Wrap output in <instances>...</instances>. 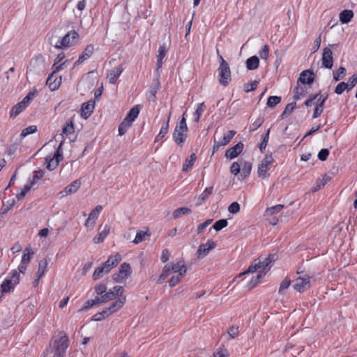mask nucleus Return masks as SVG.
<instances>
[{"label":"nucleus","mask_w":357,"mask_h":357,"mask_svg":"<svg viewBox=\"0 0 357 357\" xmlns=\"http://www.w3.org/2000/svg\"><path fill=\"white\" fill-rule=\"evenodd\" d=\"M228 225V222L226 219H221V220H219L218 221H216L213 225V228L218 231H220L221 229H222L223 228L226 227Z\"/></svg>","instance_id":"nucleus-48"},{"label":"nucleus","mask_w":357,"mask_h":357,"mask_svg":"<svg viewBox=\"0 0 357 357\" xmlns=\"http://www.w3.org/2000/svg\"><path fill=\"white\" fill-rule=\"evenodd\" d=\"M216 243L212 240H208L206 243L202 244L199 246L197 254L199 259L206 257L210 250L215 248Z\"/></svg>","instance_id":"nucleus-10"},{"label":"nucleus","mask_w":357,"mask_h":357,"mask_svg":"<svg viewBox=\"0 0 357 357\" xmlns=\"http://www.w3.org/2000/svg\"><path fill=\"white\" fill-rule=\"evenodd\" d=\"M146 236H149L148 233L144 231H139L136 234V236L133 241V243L138 244L145 240Z\"/></svg>","instance_id":"nucleus-51"},{"label":"nucleus","mask_w":357,"mask_h":357,"mask_svg":"<svg viewBox=\"0 0 357 357\" xmlns=\"http://www.w3.org/2000/svg\"><path fill=\"white\" fill-rule=\"evenodd\" d=\"M94 51V47L93 45H88L84 49L82 54L79 56L78 59L75 63V66H78L82 63L84 61L89 59L91 56L93 54Z\"/></svg>","instance_id":"nucleus-14"},{"label":"nucleus","mask_w":357,"mask_h":357,"mask_svg":"<svg viewBox=\"0 0 357 357\" xmlns=\"http://www.w3.org/2000/svg\"><path fill=\"white\" fill-rule=\"evenodd\" d=\"M110 231V227L108 225H105L103 229L96 236L93 241L94 243H100L102 242L107 236Z\"/></svg>","instance_id":"nucleus-23"},{"label":"nucleus","mask_w":357,"mask_h":357,"mask_svg":"<svg viewBox=\"0 0 357 357\" xmlns=\"http://www.w3.org/2000/svg\"><path fill=\"white\" fill-rule=\"evenodd\" d=\"M191 213V210L187 207H181L176 209L173 212L174 218L177 219L181 218L182 215H187Z\"/></svg>","instance_id":"nucleus-40"},{"label":"nucleus","mask_w":357,"mask_h":357,"mask_svg":"<svg viewBox=\"0 0 357 357\" xmlns=\"http://www.w3.org/2000/svg\"><path fill=\"white\" fill-rule=\"evenodd\" d=\"M257 271H259V272L261 271L260 262H258L257 259L254 261V262L248 267V268L246 271L240 273L238 275V277L240 278L243 275H246L248 273H252L256 272Z\"/></svg>","instance_id":"nucleus-29"},{"label":"nucleus","mask_w":357,"mask_h":357,"mask_svg":"<svg viewBox=\"0 0 357 357\" xmlns=\"http://www.w3.org/2000/svg\"><path fill=\"white\" fill-rule=\"evenodd\" d=\"M314 82V74L310 70L303 71L298 79L297 83H302L303 84H311Z\"/></svg>","instance_id":"nucleus-18"},{"label":"nucleus","mask_w":357,"mask_h":357,"mask_svg":"<svg viewBox=\"0 0 357 357\" xmlns=\"http://www.w3.org/2000/svg\"><path fill=\"white\" fill-rule=\"evenodd\" d=\"M357 83V73L353 75L349 79L347 84L348 85V91H349L353 87L356 86Z\"/></svg>","instance_id":"nucleus-62"},{"label":"nucleus","mask_w":357,"mask_h":357,"mask_svg":"<svg viewBox=\"0 0 357 357\" xmlns=\"http://www.w3.org/2000/svg\"><path fill=\"white\" fill-rule=\"evenodd\" d=\"M123 72V68L119 66L118 67H115L112 70L107 71V77L109 79V82L110 84H115L119 77Z\"/></svg>","instance_id":"nucleus-15"},{"label":"nucleus","mask_w":357,"mask_h":357,"mask_svg":"<svg viewBox=\"0 0 357 357\" xmlns=\"http://www.w3.org/2000/svg\"><path fill=\"white\" fill-rule=\"evenodd\" d=\"M126 301V296H121V298H119L117 301L114 302L110 305L109 307H107L112 314L113 313L119 311L120 309H121L124 305V303Z\"/></svg>","instance_id":"nucleus-22"},{"label":"nucleus","mask_w":357,"mask_h":357,"mask_svg":"<svg viewBox=\"0 0 357 357\" xmlns=\"http://www.w3.org/2000/svg\"><path fill=\"white\" fill-rule=\"evenodd\" d=\"M345 90L348 91V85L347 84L346 82H342L336 86L334 92L337 95H340Z\"/></svg>","instance_id":"nucleus-54"},{"label":"nucleus","mask_w":357,"mask_h":357,"mask_svg":"<svg viewBox=\"0 0 357 357\" xmlns=\"http://www.w3.org/2000/svg\"><path fill=\"white\" fill-rule=\"evenodd\" d=\"M310 279L311 278L307 275L299 276L294 280V289L300 293L304 292L310 287Z\"/></svg>","instance_id":"nucleus-8"},{"label":"nucleus","mask_w":357,"mask_h":357,"mask_svg":"<svg viewBox=\"0 0 357 357\" xmlns=\"http://www.w3.org/2000/svg\"><path fill=\"white\" fill-rule=\"evenodd\" d=\"M259 59L257 56H252L247 59L246 67L250 70H253L259 67Z\"/></svg>","instance_id":"nucleus-26"},{"label":"nucleus","mask_w":357,"mask_h":357,"mask_svg":"<svg viewBox=\"0 0 357 357\" xmlns=\"http://www.w3.org/2000/svg\"><path fill=\"white\" fill-rule=\"evenodd\" d=\"M261 59L266 60L269 54V47L267 45L262 47L261 50L259 52Z\"/></svg>","instance_id":"nucleus-60"},{"label":"nucleus","mask_w":357,"mask_h":357,"mask_svg":"<svg viewBox=\"0 0 357 357\" xmlns=\"http://www.w3.org/2000/svg\"><path fill=\"white\" fill-rule=\"evenodd\" d=\"M228 211L230 213H232V214L237 213L240 211L239 204L236 202L231 203L228 207Z\"/></svg>","instance_id":"nucleus-61"},{"label":"nucleus","mask_w":357,"mask_h":357,"mask_svg":"<svg viewBox=\"0 0 357 357\" xmlns=\"http://www.w3.org/2000/svg\"><path fill=\"white\" fill-rule=\"evenodd\" d=\"M307 93V89L305 86H300L297 83V86L294 89V99L298 100L303 98Z\"/></svg>","instance_id":"nucleus-24"},{"label":"nucleus","mask_w":357,"mask_h":357,"mask_svg":"<svg viewBox=\"0 0 357 357\" xmlns=\"http://www.w3.org/2000/svg\"><path fill=\"white\" fill-rule=\"evenodd\" d=\"M132 123L128 120H125L121 123V124L119 126V135L120 136L123 135L128 130V129L131 126Z\"/></svg>","instance_id":"nucleus-41"},{"label":"nucleus","mask_w":357,"mask_h":357,"mask_svg":"<svg viewBox=\"0 0 357 357\" xmlns=\"http://www.w3.org/2000/svg\"><path fill=\"white\" fill-rule=\"evenodd\" d=\"M346 68L344 67H340L336 72H333V79L337 82L344 77L346 75Z\"/></svg>","instance_id":"nucleus-45"},{"label":"nucleus","mask_w":357,"mask_h":357,"mask_svg":"<svg viewBox=\"0 0 357 357\" xmlns=\"http://www.w3.org/2000/svg\"><path fill=\"white\" fill-rule=\"evenodd\" d=\"M105 294H102L101 296L102 300H103L104 303H107V302L114 300L115 298L114 294L112 289H109L108 291H106V292H105Z\"/></svg>","instance_id":"nucleus-59"},{"label":"nucleus","mask_w":357,"mask_h":357,"mask_svg":"<svg viewBox=\"0 0 357 357\" xmlns=\"http://www.w3.org/2000/svg\"><path fill=\"white\" fill-rule=\"evenodd\" d=\"M20 282V274L17 271L13 270L10 278H6L1 284L3 294L10 293L14 291L15 287Z\"/></svg>","instance_id":"nucleus-4"},{"label":"nucleus","mask_w":357,"mask_h":357,"mask_svg":"<svg viewBox=\"0 0 357 357\" xmlns=\"http://www.w3.org/2000/svg\"><path fill=\"white\" fill-rule=\"evenodd\" d=\"M188 126L184 116L177 123L174 132L173 139L174 142L180 146L185 142L187 138Z\"/></svg>","instance_id":"nucleus-2"},{"label":"nucleus","mask_w":357,"mask_h":357,"mask_svg":"<svg viewBox=\"0 0 357 357\" xmlns=\"http://www.w3.org/2000/svg\"><path fill=\"white\" fill-rule=\"evenodd\" d=\"M284 208V206L282 204H278L271 208H268L266 211L267 215H273L278 213Z\"/></svg>","instance_id":"nucleus-53"},{"label":"nucleus","mask_w":357,"mask_h":357,"mask_svg":"<svg viewBox=\"0 0 357 357\" xmlns=\"http://www.w3.org/2000/svg\"><path fill=\"white\" fill-rule=\"evenodd\" d=\"M47 264L48 262L46 259H42L39 261L38 268L36 273L38 279L36 280V282H37L38 280H40L43 276L46 271Z\"/></svg>","instance_id":"nucleus-27"},{"label":"nucleus","mask_w":357,"mask_h":357,"mask_svg":"<svg viewBox=\"0 0 357 357\" xmlns=\"http://www.w3.org/2000/svg\"><path fill=\"white\" fill-rule=\"evenodd\" d=\"M354 16L353 11L351 10H344L340 13V20L342 23H348Z\"/></svg>","instance_id":"nucleus-31"},{"label":"nucleus","mask_w":357,"mask_h":357,"mask_svg":"<svg viewBox=\"0 0 357 357\" xmlns=\"http://www.w3.org/2000/svg\"><path fill=\"white\" fill-rule=\"evenodd\" d=\"M322 67L331 69L333 66V52L328 47H325L323 50L321 58Z\"/></svg>","instance_id":"nucleus-9"},{"label":"nucleus","mask_w":357,"mask_h":357,"mask_svg":"<svg viewBox=\"0 0 357 357\" xmlns=\"http://www.w3.org/2000/svg\"><path fill=\"white\" fill-rule=\"evenodd\" d=\"M33 255V252L30 248H26L24 250V254L21 261L22 264H28L30 262L31 257Z\"/></svg>","instance_id":"nucleus-46"},{"label":"nucleus","mask_w":357,"mask_h":357,"mask_svg":"<svg viewBox=\"0 0 357 357\" xmlns=\"http://www.w3.org/2000/svg\"><path fill=\"white\" fill-rule=\"evenodd\" d=\"M94 107L95 102L93 100L84 102L81 107V116L84 119H87L92 114Z\"/></svg>","instance_id":"nucleus-13"},{"label":"nucleus","mask_w":357,"mask_h":357,"mask_svg":"<svg viewBox=\"0 0 357 357\" xmlns=\"http://www.w3.org/2000/svg\"><path fill=\"white\" fill-rule=\"evenodd\" d=\"M94 290L97 295H102L107 291V286L104 283H100L95 286Z\"/></svg>","instance_id":"nucleus-58"},{"label":"nucleus","mask_w":357,"mask_h":357,"mask_svg":"<svg viewBox=\"0 0 357 357\" xmlns=\"http://www.w3.org/2000/svg\"><path fill=\"white\" fill-rule=\"evenodd\" d=\"M107 261L114 268L121 261V256L117 253L114 256H110Z\"/></svg>","instance_id":"nucleus-47"},{"label":"nucleus","mask_w":357,"mask_h":357,"mask_svg":"<svg viewBox=\"0 0 357 357\" xmlns=\"http://www.w3.org/2000/svg\"><path fill=\"white\" fill-rule=\"evenodd\" d=\"M269 133H270V129H268L267 130L266 133L265 134V135L263 137L262 142L259 145V150L261 153L264 152V151L265 150V149L267 146V144H268V142L269 139Z\"/></svg>","instance_id":"nucleus-55"},{"label":"nucleus","mask_w":357,"mask_h":357,"mask_svg":"<svg viewBox=\"0 0 357 357\" xmlns=\"http://www.w3.org/2000/svg\"><path fill=\"white\" fill-rule=\"evenodd\" d=\"M218 70L220 84L224 86H227L231 80V70L227 62L226 61H223V63L220 64Z\"/></svg>","instance_id":"nucleus-5"},{"label":"nucleus","mask_w":357,"mask_h":357,"mask_svg":"<svg viewBox=\"0 0 357 357\" xmlns=\"http://www.w3.org/2000/svg\"><path fill=\"white\" fill-rule=\"evenodd\" d=\"M243 144L238 142L235 146L227 150L225 157L229 159H234L236 158L243 150Z\"/></svg>","instance_id":"nucleus-12"},{"label":"nucleus","mask_w":357,"mask_h":357,"mask_svg":"<svg viewBox=\"0 0 357 357\" xmlns=\"http://www.w3.org/2000/svg\"><path fill=\"white\" fill-rule=\"evenodd\" d=\"M266 272L259 273L255 277H252L250 281L248 283V288L249 289H253L260 281V280L265 275Z\"/></svg>","instance_id":"nucleus-35"},{"label":"nucleus","mask_w":357,"mask_h":357,"mask_svg":"<svg viewBox=\"0 0 357 357\" xmlns=\"http://www.w3.org/2000/svg\"><path fill=\"white\" fill-rule=\"evenodd\" d=\"M139 113V105H136V106L133 107L129 111L128 114H127V116H126V118L124 119L128 120L132 124V123L134 122L135 119L138 116Z\"/></svg>","instance_id":"nucleus-30"},{"label":"nucleus","mask_w":357,"mask_h":357,"mask_svg":"<svg viewBox=\"0 0 357 357\" xmlns=\"http://www.w3.org/2000/svg\"><path fill=\"white\" fill-rule=\"evenodd\" d=\"M205 108L206 105L204 102L197 105V109L193 114L195 122L198 123L199 121V119L204 112Z\"/></svg>","instance_id":"nucleus-32"},{"label":"nucleus","mask_w":357,"mask_h":357,"mask_svg":"<svg viewBox=\"0 0 357 357\" xmlns=\"http://www.w3.org/2000/svg\"><path fill=\"white\" fill-rule=\"evenodd\" d=\"M185 274L178 273L176 275H173L170 280L168 281L170 287H175L184 277Z\"/></svg>","instance_id":"nucleus-50"},{"label":"nucleus","mask_w":357,"mask_h":357,"mask_svg":"<svg viewBox=\"0 0 357 357\" xmlns=\"http://www.w3.org/2000/svg\"><path fill=\"white\" fill-rule=\"evenodd\" d=\"M109 273L107 269L105 268L103 264L102 266L97 268L93 274V279L94 280H97L100 278H101L104 275L107 274Z\"/></svg>","instance_id":"nucleus-34"},{"label":"nucleus","mask_w":357,"mask_h":357,"mask_svg":"<svg viewBox=\"0 0 357 357\" xmlns=\"http://www.w3.org/2000/svg\"><path fill=\"white\" fill-rule=\"evenodd\" d=\"M273 161V158L271 154L265 155L264 158L258 166L257 173L259 177L266 178L269 176V174L267 173V172L271 169Z\"/></svg>","instance_id":"nucleus-6"},{"label":"nucleus","mask_w":357,"mask_h":357,"mask_svg":"<svg viewBox=\"0 0 357 357\" xmlns=\"http://www.w3.org/2000/svg\"><path fill=\"white\" fill-rule=\"evenodd\" d=\"M295 107H296V102H292L291 103H289L286 106L284 112L282 114V118L289 116L293 112Z\"/></svg>","instance_id":"nucleus-56"},{"label":"nucleus","mask_w":357,"mask_h":357,"mask_svg":"<svg viewBox=\"0 0 357 357\" xmlns=\"http://www.w3.org/2000/svg\"><path fill=\"white\" fill-rule=\"evenodd\" d=\"M160 89V81L158 78L154 79L151 86L150 91L146 96L149 101H155L156 99L155 94Z\"/></svg>","instance_id":"nucleus-17"},{"label":"nucleus","mask_w":357,"mask_h":357,"mask_svg":"<svg viewBox=\"0 0 357 357\" xmlns=\"http://www.w3.org/2000/svg\"><path fill=\"white\" fill-rule=\"evenodd\" d=\"M37 131V127L36 126H30L22 130L20 136L25 137L30 134L35 133Z\"/></svg>","instance_id":"nucleus-52"},{"label":"nucleus","mask_w":357,"mask_h":357,"mask_svg":"<svg viewBox=\"0 0 357 357\" xmlns=\"http://www.w3.org/2000/svg\"><path fill=\"white\" fill-rule=\"evenodd\" d=\"M170 116H169L167 122L163 123L161 126L160 130L158 135L155 137V142H158L162 139L168 132L169 131V123Z\"/></svg>","instance_id":"nucleus-28"},{"label":"nucleus","mask_w":357,"mask_h":357,"mask_svg":"<svg viewBox=\"0 0 357 357\" xmlns=\"http://www.w3.org/2000/svg\"><path fill=\"white\" fill-rule=\"evenodd\" d=\"M213 187L206 188L204 192L198 197L199 205L202 204V202H204L213 192Z\"/></svg>","instance_id":"nucleus-37"},{"label":"nucleus","mask_w":357,"mask_h":357,"mask_svg":"<svg viewBox=\"0 0 357 357\" xmlns=\"http://www.w3.org/2000/svg\"><path fill=\"white\" fill-rule=\"evenodd\" d=\"M68 346L69 339L67 334L64 331H61L54 337L47 351L52 357H65Z\"/></svg>","instance_id":"nucleus-1"},{"label":"nucleus","mask_w":357,"mask_h":357,"mask_svg":"<svg viewBox=\"0 0 357 357\" xmlns=\"http://www.w3.org/2000/svg\"><path fill=\"white\" fill-rule=\"evenodd\" d=\"M131 268L129 264L123 263L119 269L118 273L113 275V279L117 282H123L131 275Z\"/></svg>","instance_id":"nucleus-7"},{"label":"nucleus","mask_w":357,"mask_h":357,"mask_svg":"<svg viewBox=\"0 0 357 357\" xmlns=\"http://www.w3.org/2000/svg\"><path fill=\"white\" fill-rule=\"evenodd\" d=\"M44 176V172L41 169L34 171L33 172V176L32 178L30 179V184L29 185L32 187L33 185H35L40 178H43Z\"/></svg>","instance_id":"nucleus-39"},{"label":"nucleus","mask_w":357,"mask_h":357,"mask_svg":"<svg viewBox=\"0 0 357 357\" xmlns=\"http://www.w3.org/2000/svg\"><path fill=\"white\" fill-rule=\"evenodd\" d=\"M102 209V206L98 205L93 210L90 212L88 218L92 220V223H96V220H97Z\"/></svg>","instance_id":"nucleus-44"},{"label":"nucleus","mask_w":357,"mask_h":357,"mask_svg":"<svg viewBox=\"0 0 357 357\" xmlns=\"http://www.w3.org/2000/svg\"><path fill=\"white\" fill-rule=\"evenodd\" d=\"M236 133V132L235 130L228 131L227 133L225 134L222 139L220 140V144L225 146L229 144Z\"/></svg>","instance_id":"nucleus-42"},{"label":"nucleus","mask_w":357,"mask_h":357,"mask_svg":"<svg viewBox=\"0 0 357 357\" xmlns=\"http://www.w3.org/2000/svg\"><path fill=\"white\" fill-rule=\"evenodd\" d=\"M79 34L75 31H71L67 33L61 40H58L55 44L51 42L56 49H64L70 47L76 44L78 40Z\"/></svg>","instance_id":"nucleus-3"},{"label":"nucleus","mask_w":357,"mask_h":357,"mask_svg":"<svg viewBox=\"0 0 357 357\" xmlns=\"http://www.w3.org/2000/svg\"><path fill=\"white\" fill-rule=\"evenodd\" d=\"M280 101H281V97L273 96H270L268 98L266 104H267L268 107L273 108L275 106H276L278 103H280Z\"/></svg>","instance_id":"nucleus-49"},{"label":"nucleus","mask_w":357,"mask_h":357,"mask_svg":"<svg viewBox=\"0 0 357 357\" xmlns=\"http://www.w3.org/2000/svg\"><path fill=\"white\" fill-rule=\"evenodd\" d=\"M258 262H260V269L259 273L267 272L268 270H266V268L271 264L272 261H274V255H269L267 257H259L257 259Z\"/></svg>","instance_id":"nucleus-19"},{"label":"nucleus","mask_w":357,"mask_h":357,"mask_svg":"<svg viewBox=\"0 0 357 357\" xmlns=\"http://www.w3.org/2000/svg\"><path fill=\"white\" fill-rule=\"evenodd\" d=\"M75 129L73 121H70L69 123H68L67 125L64 126L62 130V132L66 135H70L73 133Z\"/></svg>","instance_id":"nucleus-57"},{"label":"nucleus","mask_w":357,"mask_h":357,"mask_svg":"<svg viewBox=\"0 0 357 357\" xmlns=\"http://www.w3.org/2000/svg\"><path fill=\"white\" fill-rule=\"evenodd\" d=\"M329 155V150L328 149H322L318 153V158L321 161H325Z\"/></svg>","instance_id":"nucleus-64"},{"label":"nucleus","mask_w":357,"mask_h":357,"mask_svg":"<svg viewBox=\"0 0 357 357\" xmlns=\"http://www.w3.org/2000/svg\"><path fill=\"white\" fill-rule=\"evenodd\" d=\"M172 273H183L185 274L187 272V268L185 265V262L183 260L178 261L176 263H169Z\"/></svg>","instance_id":"nucleus-20"},{"label":"nucleus","mask_w":357,"mask_h":357,"mask_svg":"<svg viewBox=\"0 0 357 357\" xmlns=\"http://www.w3.org/2000/svg\"><path fill=\"white\" fill-rule=\"evenodd\" d=\"M46 161L47 162V168L50 171H52L55 169L57 166L59 165V163L62 159L56 158L55 156H54L52 158L48 160V158H47Z\"/></svg>","instance_id":"nucleus-38"},{"label":"nucleus","mask_w":357,"mask_h":357,"mask_svg":"<svg viewBox=\"0 0 357 357\" xmlns=\"http://www.w3.org/2000/svg\"><path fill=\"white\" fill-rule=\"evenodd\" d=\"M81 181L78 179L73 181L70 185L66 186L63 190L59 192V195L61 197H64L69 195L75 193L80 188Z\"/></svg>","instance_id":"nucleus-11"},{"label":"nucleus","mask_w":357,"mask_h":357,"mask_svg":"<svg viewBox=\"0 0 357 357\" xmlns=\"http://www.w3.org/2000/svg\"><path fill=\"white\" fill-rule=\"evenodd\" d=\"M28 105L22 100L15 105L10 112V117L11 119L16 118Z\"/></svg>","instance_id":"nucleus-21"},{"label":"nucleus","mask_w":357,"mask_h":357,"mask_svg":"<svg viewBox=\"0 0 357 357\" xmlns=\"http://www.w3.org/2000/svg\"><path fill=\"white\" fill-rule=\"evenodd\" d=\"M15 201L13 198L3 202L2 206L0 208V215L6 214L15 205Z\"/></svg>","instance_id":"nucleus-25"},{"label":"nucleus","mask_w":357,"mask_h":357,"mask_svg":"<svg viewBox=\"0 0 357 357\" xmlns=\"http://www.w3.org/2000/svg\"><path fill=\"white\" fill-rule=\"evenodd\" d=\"M230 172L232 174L236 176L241 172V165L237 162H234L230 167Z\"/></svg>","instance_id":"nucleus-63"},{"label":"nucleus","mask_w":357,"mask_h":357,"mask_svg":"<svg viewBox=\"0 0 357 357\" xmlns=\"http://www.w3.org/2000/svg\"><path fill=\"white\" fill-rule=\"evenodd\" d=\"M197 156L195 153H192L189 158H186L185 163L183 165L182 170L183 172H187L188 169L193 166Z\"/></svg>","instance_id":"nucleus-33"},{"label":"nucleus","mask_w":357,"mask_h":357,"mask_svg":"<svg viewBox=\"0 0 357 357\" xmlns=\"http://www.w3.org/2000/svg\"><path fill=\"white\" fill-rule=\"evenodd\" d=\"M53 72L48 76L46 84L51 91L56 90L61 83V77H55Z\"/></svg>","instance_id":"nucleus-16"},{"label":"nucleus","mask_w":357,"mask_h":357,"mask_svg":"<svg viewBox=\"0 0 357 357\" xmlns=\"http://www.w3.org/2000/svg\"><path fill=\"white\" fill-rule=\"evenodd\" d=\"M86 5V0H82L77 4V10H73L76 17H81L82 11L85 9Z\"/></svg>","instance_id":"nucleus-43"},{"label":"nucleus","mask_w":357,"mask_h":357,"mask_svg":"<svg viewBox=\"0 0 357 357\" xmlns=\"http://www.w3.org/2000/svg\"><path fill=\"white\" fill-rule=\"evenodd\" d=\"M252 170V164L249 162H244L243 166L241 170V176L242 179H244L250 176Z\"/></svg>","instance_id":"nucleus-36"}]
</instances>
